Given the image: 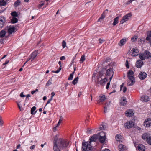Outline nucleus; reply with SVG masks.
Returning <instances> with one entry per match:
<instances>
[{
    "label": "nucleus",
    "instance_id": "1",
    "mask_svg": "<svg viewBox=\"0 0 151 151\" xmlns=\"http://www.w3.org/2000/svg\"><path fill=\"white\" fill-rule=\"evenodd\" d=\"M58 135H56L53 142V150L54 151H62L63 149L67 147L69 142L67 140L62 138H58Z\"/></svg>",
    "mask_w": 151,
    "mask_h": 151
},
{
    "label": "nucleus",
    "instance_id": "2",
    "mask_svg": "<svg viewBox=\"0 0 151 151\" xmlns=\"http://www.w3.org/2000/svg\"><path fill=\"white\" fill-rule=\"evenodd\" d=\"M114 65L112 63L109 64L106 66L105 69L106 70L105 76L107 78L108 77H110L109 80L111 81L114 73L113 71Z\"/></svg>",
    "mask_w": 151,
    "mask_h": 151
},
{
    "label": "nucleus",
    "instance_id": "3",
    "mask_svg": "<svg viewBox=\"0 0 151 151\" xmlns=\"http://www.w3.org/2000/svg\"><path fill=\"white\" fill-rule=\"evenodd\" d=\"M139 57L142 60L148 59L151 57V53L148 50H145L143 53L139 54Z\"/></svg>",
    "mask_w": 151,
    "mask_h": 151
},
{
    "label": "nucleus",
    "instance_id": "4",
    "mask_svg": "<svg viewBox=\"0 0 151 151\" xmlns=\"http://www.w3.org/2000/svg\"><path fill=\"white\" fill-rule=\"evenodd\" d=\"M82 145L83 151H88L91 150V146L88 142L82 143Z\"/></svg>",
    "mask_w": 151,
    "mask_h": 151
},
{
    "label": "nucleus",
    "instance_id": "5",
    "mask_svg": "<svg viewBox=\"0 0 151 151\" xmlns=\"http://www.w3.org/2000/svg\"><path fill=\"white\" fill-rule=\"evenodd\" d=\"M134 125V122L132 121H128L124 125V127L126 129H129L133 127Z\"/></svg>",
    "mask_w": 151,
    "mask_h": 151
},
{
    "label": "nucleus",
    "instance_id": "6",
    "mask_svg": "<svg viewBox=\"0 0 151 151\" xmlns=\"http://www.w3.org/2000/svg\"><path fill=\"white\" fill-rule=\"evenodd\" d=\"M131 16L130 13H128L123 17V18L120 21V24H122L125 22L127 21L129 18Z\"/></svg>",
    "mask_w": 151,
    "mask_h": 151
},
{
    "label": "nucleus",
    "instance_id": "7",
    "mask_svg": "<svg viewBox=\"0 0 151 151\" xmlns=\"http://www.w3.org/2000/svg\"><path fill=\"white\" fill-rule=\"evenodd\" d=\"M119 103L121 106H125L127 103L126 98L124 96H122L120 99Z\"/></svg>",
    "mask_w": 151,
    "mask_h": 151
},
{
    "label": "nucleus",
    "instance_id": "8",
    "mask_svg": "<svg viewBox=\"0 0 151 151\" xmlns=\"http://www.w3.org/2000/svg\"><path fill=\"white\" fill-rule=\"evenodd\" d=\"M144 125L147 127L151 126V119L147 118L146 119L144 122Z\"/></svg>",
    "mask_w": 151,
    "mask_h": 151
},
{
    "label": "nucleus",
    "instance_id": "9",
    "mask_svg": "<svg viewBox=\"0 0 151 151\" xmlns=\"http://www.w3.org/2000/svg\"><path fill=\"white\" fill-rule=\"evenodd\" d=\"M107 81L108 79L106 77L104 79H97V83L102 85H104Z\"/></svg>",
    "mask_w": 151,
    "mask_h": 151
},
{
    "label": "nucleus",
    "instance_id": "10",
    "mask_svg": "<svg viewBox=\"0 0 151 151\" xmlns=\"http://www.w3.org/2000/svg\"><path fill=\"white\" fill-rule=\"evenodd\" d=\"M134 114L133 111L132 109H128L126 110L125 113V115L127 117H131Z\"/></svg>",
    "mask_w": 151,
    "mask_h": 151
},
{
    "label": "nucleus",
    "instance_id": "11",
    "mask_svg": "<svg viewBox=\"0 0 151 151\" xmlns=\"http://www.w3.org/2000/svg\"><path fill=\"white\" fill-rule=\"evenodd\" d=\"M132 56H136L138 55L139 51L138 49L136 48H133L131 51Z\"/></svg>",
    "mask_w": 151,
    "mask_h": 151
},
{
    "label": "nucleus",
    "instance_id": "12",
    "mask_svg": "<svg viewBox=\"0 0 151 151\" xmlns=\"http://www.w3.org/2000/svg\"><path fill=\"white\" fill-rule=\"evenodd\" d=\"M147 76L146 73L144 72H141L138 75V77L141 80H143L145 79Z\"/></svg>",
    "mask_w": 151,
    "mask_h": 151
},
{
    "label": "nucleus",
    "instance_id": "13",
    "mask_svg": "<svg viewBox=\"0 0 151 151\" xmlns=\"http://www.w3.org/2000/svg\"><path fill=\"white\" fill-rule=\"evenodd\" d=\"M106 98L105 95H100L99 97L98 103V104L102 103L105 101Z\"/></svg>",
    "mask_w": 151,
    "mask_h": 151
},
{
    "label": "nucleus",
    "instance_id": "14",
    "mask_svg": "<svg viewBox=\"0 0 151 151\" xmlns=\"http://www.w3.org/2000/svg\"><path fill=\"white\" fill-rule=\"evenodd\" d=\"M5 22V18L3 17H0V29L3 27Z\"/></svg>",
    "mask_w": 151,
    "mask_h": 151
},
{
    "label": "nucleus",
    "instance_id": "15",
    "mask_svg": "<svg viewBox=\"0 0 151 151\" xmlns=\"http://www.w3.org/2000/svg\"><path fill=\"white\" fill-rule=\"evenodd\" d=\"M149 100V98L147 95H142L141 98V100L143 102H147Z\"/></svg>",
    "mask_w": 151,
    "mask_h": 151
},
{
    "label": "nucleus",
    "instance_id": "16",
    "mask_svg": "<svg viewBox=\"0 0 151 151\" xmlns=\"http://www.w3.org/2000/svg\"><path fill=\"white\" fill-rule=\"evenodd\" d=\"M129 80L127 81V85L128 86H132L134 85V84L135 81L134 78L133 79H129Z\"/></svg>",
    "mask_w": 151,
    "mask_h": 151
},
{
    "label": "nucleus",
    "instance_id": "17",
    "mask_svg": "<svg viewBox=\"0 0 151 151\" xmlns=\"http://www.w3.org/2000/svg\"><path fill=\"white\" fill-rule=\"evenodd\" d=\"M127 76L129 79L134 78V72L132 70H130L128 72Z\"/></svg>",
    "mask_w": 151,
    "mask_h": 151
},
{
    "label": "nucleus",
    "instance_id": "18",
    "mask_svg": "<svg viewBox=\"0 0 151 151\" xmlns=\"http://www.w3.org/2000/svg\"><path fill=\"white\" fill-rule=\"evenodd\" d=\"M118 148L119 151H127L126 146L122 144L119 145Z\"/></svg>",
    "mask_w": 151,
    "mask_h": 151
},
{
    "label": "nucleus",
    "instance_id": "19",
    "mask_svg": "<svg viewBox=\"0 0 151 151\" xmlns=\"http://www.w3.org/2000/svg\"><path fill=\"white\" fill-rule=\"evenodd\" d=\"M143 62L142 60H138L136 63V66L137 68H140L143 65Z\"/></svg>",
    "mask_w": 151,
    "mask_h": 151
},
{
    "label": "nucleus",
    "instance_id": "20",
    "mask_svg": "<svg viewBox=\"0 0 151 151\" xmlns=\"http://www.w3.org/2000/svg\"><path fill=\"white\" fill-rule=\"evenodd\" d=\"M138 150L139 151H145V147L142 144H139L138 146Z\"/></svg>",
    "mask_w": 151,
    "mask_h": 151
},
{
    "label": "nucleus",
    "instance_id": "21",
    "mask_svg": "<svg viewBox=\"0 0 151 151\" xmlns=\"http://www.w3.org/2000/svg\"><path fill=\"white\" fill-rule=\"evenodd\" d=\"M15 28L14 26H10L9 27L8 29V32L9 34H12L14 32Z\"/></svg>",
    "mask_w": 151,
    "mask_h": 151
},
{
    "label": "nucleus",
    "instance_id": "22",
    "mask_svg": "<svg viewBox=\"0 0 151 151\" xmlns=\"http://www.w3.org/2000/svg\"><path fill=\"white\" fill-rule=\"evenodd\" d=\"M38 54V50H35L30 55V57L32 59V60H34L35 58L36 57Z\"/></svg>",
    "mask_w": 151,
    "mask_h": 151
},
{
    "label": "nucleus",
    "instance_id": "23",
    "mask_svg": "<svg viewBox=\"0 0 151 151\" xmlns=\"http://www.w3.org/2000/svg\"><path fill=\"white\" fill-rule=\"evenodd\" d=\"M98 138V136L96 135H94L90 139V143L93 141L95 142Z\"/></svg>",
    "mask_w": 151,
    "mask_h": 151
},
{
    "label": "nucleus",
    "instance_id": "24",
    "mask_svg": "<svg viewBox=\"0 0 151 151\" xmlns=\"http://www.w3.org/2000/svg\"><path fill=\"white\" fill-rule=\"evenodd\" d=\"M150 136V134L147 133H145L142 135V138L144 140H146L147 141V139H149V137Z\"/></svg>",
    "mask_w": 151,
    "mask_h": 151
},
{
    "label": "nucleus",
    "instance_id": "25",
    "mask_svg": "<svg viewBox=\"0 0 151 151\" xmlns=\"http://www.w3.org/2000/svg\"><path fill=\"white\" fill-rule=\"evenodd\" d=\"M126 41V39H121L118 43V45L120 46H122L125 43Z\"/></svg>",
    "mask_w": 151,
    "mask_h": 151
},
{
    "label": "nucleus",
    "instance_id": "26",
    "mask_svg": "<svg viewBox=\"0 0 151 151\" xmlns=\"http://www.w3.org/2000/svg\"><path fill=\"white\" fill-rule=\"evenodd\" d=\"M9 0H1L0 1V5L1 6H5Z\"/></svg>",
    "mask_w": 151,
    "mask_h": 151
},
{
    "label": "nucleus",
    "instance_id": "27",
    "mask_svg": "<svg viewBox=\"0 0 151 151\" xmlns=\"http://www.w3.org/2000/svg\"><path fill=\"white\" fill-rule=\"evenodd\" d=\"M104 72L103 70H101L99 72L97 79H101V78L102 76L104 75Z\"/></svg>",
    "mask_w": 151,
    "mask_h": 151
},
{
    "label": "nucleus",
    "instance_id": "28",
    "mask_svg": "<svg viewBox=\"0 0 151 151\" xmlns=\"http://www.w3.org/2000/svg\"><path fill=\"white\" fill-rule=\"evenodd\" d=\"M106 137H103L101 135H100L99 141L101 143H103L105 141Z\"/></svg>",
    "mask_w": 151,
    "mask_h": 151
},
{
    "label": "nucleus",
    "instance_id": "29",
    "mask_svg": "<svg viewBox=\"0 0 151 151\" xmlns=\"http://www.w3.org/2000/svg\"><path fill=\"white\" fill-rule=\"evenodd\" d=\"M119 18V17L118 16L116 17L114 19V22L113 23V25L114 26L116 25L117 24H118V19Z\"/></svg>",
    "mask_w": 151,
    "mask_h": 151
},
{
    "label": "nucleus",
    "instance_id": "30",
    "mask_svg": "<svg viewBox=\"0 0 151 151\" xmlns=\"http://www.w3.org/2000/svg\"><path fill=\"white\" fill-rule=\"evenodd\" d=\"M110 104V102H109L106 103L105 104V106L104 107V113H106V112L107 109L108 107L109 106Z\"/></svg>",
    "mask_w": 151,
    "mask_h": 151
},
{
    "label": "nucleus",
    "instance_id": "31",
    "mask_svg": "<svg viewBox=\"0 0 151 151\" xmlns=\"http://www.w3.org/2000/svg\"><path fill=\"white\" fill-rule=\"evenodd\" d=\"M6 32L4 30H2L0 32V37H4L5 35Z\"/></svg>",
    "mask_w": 151,
    "mask_h": 151
},
{
    "label": "nucleus",
    "instance_id": "32",
    "mask_svg": "<svg viewBox=\"0 0 151 151\" xmlns=\"http://www.w3.org/2000/svg\"><path fill=\"white\" fill-rule=\"evenodd\" d=\"M105 11H104L101 14V16L98 19V22L100 21L101 20L104 19L105 17L106 16V15L104 14Z\"/></svg>",
    "mask_w": 151,
    "mask_h": 151
},
{
    "label": "nucleus",
    "instance_id": "33",
    "mask_svg": "<svg viewBox=\"0 0 151 151\" xmlns=\"http://www.w3.org/2000/svg\"><path fill=\"white\" fill-rule=\"evenodd\" d=\"M11 22L12 23H17L18 21V19L17 18L13 17L11 19Z\"/></svg>",
    "mask_w": 151,
    "mask_h": 151
},
{
    "label": "nucleus",
    "instance_id": "34",
    "mask_svg": "<svg viewBox=\"0 0 151 151\" xmlns=\"http://www.w3.org/2000/svg\"><path fill=\"white\" fill-rule=\"evenodd\" d=\"M121 137L122 136L120 135L119 134H117L115 138L116 141H120Z\"/></svg>",
    "mask_w": 151,
    "mask_h": 151
},
{
    "label": "nucleus",
    "instance_id": "35",
    "mask_svg": "<svg viewBox=\"0 0 151 151\" xmlns=\"http://www.w3.org/2000/svg\"><path fill=\"white\" fill-rule=\"evenodd\" d=\"M78 79V77H77L73 80L72 82V83L74 85H75L77 83Z\"/></svg>",
    "mask_w": 151,
    "mask_h": 151
},
{
    "label": "nucleus",
    "instance_id": "36",
    "mask_svg": "<svg viewBox=\"0 0 151 151\" xmlns=\"http://www.w3.org/2000/svg\"><path fill=\"white\" fill-rule=\"evenodd\" d=\"M20 1H19V0H17V1H16L15 2L14 4V5L15 7H16L20 5Z\"/></svg>",
    "mask_w": 151,
    "mask_h": 151
},
{
    "label": "nucleus",
    "instance_id": "37",
    "mask_svg": "<svg viewBox=\"0 0 151 151\" xmlns=\"http://www.w3.org/2000/svg\"><path fill=\"white\" fill-rule=\"evenodd\" d=\"M52 78H50L47 82L46 84V85L47 86H48L50 85H51L52 83Z\"/></svg>",
    "mask_w": 151,
    "mask_h": 151
},
{
    "label": "nucleus",
    "instance_id": "38",
    "mask_svg": "<svg viewBox=\"0 0 151 151\" xmlns=\"http://www.w3.org/2000/svg\"><path fill=\"white\" fill-rule=\"evenodd\" d=\"M85 57L84 55H82L80 59V61L81 63H83L85 60Z\"/></svg>",
    "mask_w": 151,
    "mask_h": 151
},
{
    "label": "nucleus",
    "instance_id": "39",
    "mask_svg": "<svg viewBox=\"0 0 151 151\" xmlns=\"http://www.w3.org/2000/svg\"><path fill=\"white\" fill-rule=\"evenodd\" d=\"M145 38H140L139 39L138 41L139 42L143 44L145 42Z\"/></svg>",
    "mask_w": 151,
    "mask_h": 151
},
{
    "label": "nucleus",
    "instance_id": "40",
    "mask_svg": "<svg viewBox=\"0 0 151 151\" xmlns=\"http://www.w3.org/2000/svg\"><path fill=\"white\" fill-rule=\"evenodd\" d=\"M36 108L35 106H34L31 109V113L32 114H35V113H34V111L36 110Z\"/></svg>",
    "mask_w": 151,
    "mask_h": 151
},
{
    "label": "nucleus",
    "instance_id": "41",
    "mask_svg": "<svg viewBox=\"0 0 151 151\" xmlns=\"http://www.w3.org/2000/svg\"><path fill=\"white\" fill-rule=\"evenodd\" d=\"M11 15L12 16L14 17H17L18 16L17 12H13L11 13Z\"/></svg>",
    "mask_w": 151,
    "mask_h": 151
},
{
    "label": "nucleus",
    "instance_id": "42",
    "mask_svg": "<svg viewBox=\"0 0 151 151\" xmlns=\"http://www.w3.org/2000/svg\"><path fill=\"white\" fill-rule=\"evenodd\" d=\"M137 36H135L131 38V40L132 42H135L137 40Z\"/></svg>",
    "mask_w": 151,
    "mask_h": 151
},
{
    "label": "nucleus",
    "instance_id": "43",
    "mask_svg": "<svg viewBox=\"0 0 151 151\" xmlns=\"http://www.w3.org/2000/svg\"><path fill=\"white\" fill-rule=\"evenodd\" d=\"M4 123V122L2 119V117L0 116V126L1 127L3 125Z\"/></svg>",
    "mask_w": 151,
    "mask_h": 151
},
{
    "label": "nucleus",
    "instance_id": "44",
    "mask_svg": "<svg viewBox=\"0 0 151 151\" xmlns=\"http://www.w3.org/2000/svg\"><path fill=\"white\" fill-rule=\"evenodd\" d=\"M54 95H52L51 98L48 100L46 105H47V104H48L50 103V101L52 100L53 97L54 96Z\"/></svg>",
    "mask_w": 151,
    "mask_h": 151
},
{
    "label": "nucleus",
    "instance_id": "45",
    "mask_svg": "<svg viewBox=\"0 0 151 151\" xmlns=\"http://www.w3.org/2000/svg\"><path fill=\"white\" fill-rule=\"evenodd\" d=\"M66 43L65 41H63L62 43V45L63 48H65L66 47Z\"/></svg>",
    "mask_w": 151,
    "mask_h": 151
},
{
    "label": "nucleus",
    "instance_id": "46",
    "mask_svg": "<svg viewBox=\"0 0 151 151\" xmlns=\"http://www.w3.org/2000/svg\"><path fill=\"white\" fill-rule=\"evenodd\" d=\"M20 97L21 98L24 97H26V99L27 98H28L29 97H30V95H27L26 96H25V95H20Z\"/></svg>",
    "mask_w": 151,
    "mask_h": 151
},
{
    "label": "nucleus",
    "instance_id": "47",
    "mask_svg": "<svg viewBox=\"0 0 151 151\" xmlns=\"http://www.w3.org/2000/svg\"><path fill=\"white\" fill-rule=\"evenodd\" d=\"M147 142L149 145H151V137L150 136L149 137V139L147 140Z\"/></svg>",
    "mask_w": 151,
    "mask_h": 151
},
{
    "label": "nucleus",
    "instance_id": "48",
    "mask_svg": "<svg viewBox=\"0 0 151 151\" xmlns=\"http://www.w3.org/2000/svg\"><path fill=\"white\" fill-rule=\"evenodd\" d=\"M61 68H59V69L57 70H56L55 71H52V72L53 73H58L60 71V70H61Z\"/></svg>",
    "mask_w": 151,
    "mask_h": 151
},
{
    "label": "nucleus",
    "instance_id": "49",
    "mask_svg": "<svg viewBox=\"0 0 151 151\" xmlns=\"http://www.w3.org/2000/svg\"><path fill=\"white\" fill-rule=\"evenodd\" d=\"M73 74H70V75L69 77L68 78V80H72L73 79Z\"/></svg>",
    "mask_w": 151,
    "mask_h": 151
},
{
    "label": "nucleus",
    "instance_id": "50",
    "mask_svg": "<svg viewBox=\"0 0 151 151\" xmlns=\"http://www.w3.org/2000/svg\"><path fill=\"white\" fill-rule=\"evenodd\" d=\"M100 135H101L103 137H106L105 134L104 132H100Z\"/></svg>",
    "mask_w": 151,
    "mask_h": 151
},
{
    "label": "nucleus",
    "instance_id": "51",
    "mask_svg": "<svg viewBox=\"0 0 151 151\" xmlns=\"http://www.w3.org/2000/svg\"><path fill=\"white\" fill-rule=\"evenodd\" d=\"M18 106V108H19L20 111H21V107L20 106V105L19 104L20 102H19V103H18V102H17Z\"/></svg>",
    "mask_w": 151,
    "mask_h": 151
},
{
    "label": "nucleus",
    "instance_id": "52",
    "mask_svg": "<svg viewBox=\"0 0 151 151\" xmlns=\"http://www.w3.org/2000/svg\"><path fill=\"white\" fill-rule=\"evenodd\" d=\"M104 40L101 39H99V42L100 43H103L104 42Z\"/></svg>",
    "mask_w": 151,
    "mask_h": 151
},
{
    "label": "nucleus",
    "instance_id": "53",
    "mask_svg": "<svg viewBox=\"0 0 151 151\" xmlns=\"http://www.w3.org/2000/svg\"><path fill=\"white\" fill-rule=\"evenodd\" d=\"M126 66L127 68H129V66L128 64V62L127 60L126 62Z\"/></svg>",
    "mask_w": 151,
    "mask_h": 151
},
{
    "label": "nucleus",
    "instance_id": "54",
    "mask_svg": "<svg viewBox=\"0 0 151 151\" xmlns=\"http://www.w3.org/2000/svg\"><path fill=\"white\" fill-rule=\"evenodd\" d=\"M44 4L43 3H42L40 4H39L38 6V8H40L42 6L44 5Z\"/></svg>",
    "mask_w": 151,
    "mask_h": 151
},
{
    "label": "nucleus",
    "instance_id": "55",
    "mask_svg": "<svg viewBox=\"0 0 151 151\" xmlns=\"http://www.w3.org/2000/svg\"><path fill=\"white\" fill-rule=\"evenodd\" d=\"M111 81H109L107 83L106 86V89H108L109 88V86L110 84V83Z\"/></svg>",
    "mask_w": 151,
    "mask_h": 151
},
{
    "label": "nucleus",
    "instance_id": "56",
    "mask_svg": "<svg viewBox=\"0 0 151 151\" xmlns=\"http://www.w3.org/2000/svg\"><path fill=\"white\" fill-rule=\"evenodd\" d=\"M63 120V117L62 116H60V119L59 120L58 122L61 123Z\"/></svg>",
    "mask_w": 151,
    "mask_h": 151
},
{
    "label": "nucleus",
    "instance_id": "57",
    "mask_svg": "<svg viewBox=\"0 0 151 151\" xmlns=\"http://www.w3.org/2000/svg\"><path fill=\"white\" fill-rule=\"evenodd\" d=\"M38 90V89H35V90L32 91L31 92V93L32 94H33L34 93H35V92L37 91Z\"/></svg>",
    "mask_w": 151,
    "mask_h": 151
},
{
    "label": "nucleus",
    "instance_id": "58",
    "mask_svg": "<svg viewBox=\"0 0 151 151\" xmlns=\"http://www.w3.org/2000/svg\"><path fill=\"white\" fill-rule=\"evenodd\" d=\"M91 131L92 129H88L86 131V132L87 133H89V134H91Z\"/></svg>",
    "mask_w": 151,
    "mask_h": 151
},
{
    "label": "nucleus",
    "instance_id": "59",
    "mask_svg": "<svg viewBox=\"0 0 151 151\" xmlns=\"http://www.w3.org/2000/svg\"><path fill=\"white\" fill-rule=\"evenodd\" d=\"M133 1H134L133 0H129L127 2V4H129L132 3Z\"/></svg>",
    "mask_w": 151,
    "mask_h": 151
},
{
    "label": "nucleus",
    "instance_id": "60",
    "mask_svg": "<svg viewBox=\"0 0 151 151\" xmlns=\"http://www.w3.org/2000/svg\"><path fill=\"white\" fill-rule=\"evenodd\" d=\"M32 59L31 57H30V58H28V59L27 60V61H26V62L24 63V64L23 65V67L24 66V65L28 62V61L30 59Z\"/></svg>",
    "mask_w": 151,
    "mask_h": 151
},
{
    "label": "nucleus",
    "instance_id": "61",
    "mask_svg": "<svg viewBox=\"0 0 151 151\" xmlns=\"http://www.w3.org/2000/svg\"><path fill=\"white\" fill-rule=\"evenodd\" d=\"M65 59V58L64 56H62L60 57V59L61 60H64Z\"/></svg>",
    "mask_w": 151,
    "mask_h": 151
},
{
    "label": "nucleus",
    "instance_id": "62",
    "mask_svg": "<svg viewBox=\"0 0 151 151\" xmlns=\"http://www.w3.org/2000/svg\"><path fill=\"white\" fill-rule=\"evenodd\" d=\"M104 126L103 125H101L100 127V130H102L104 129Z\"/></svg>",
    "mask_w": 151,
    "mask_h": 151
},
{
    "label": "nucleus",
    "instance_id": "63",
    "mask_svg": "<svg viewBox=\"0 0 151 151\" xmlns=\"http://www.w3.org/2000/svg\"><path fill=\"white\" fill-rule=\"evenodd\" d=\"M9 62V60H6V62L3 63V65H5L7 64H8Z\"/></svg>",
    "mask_w": 151,
    "mask_h": 151
},
{
    "label": "nucleus",
    "instance_id": "64",
    "mask_svg": "<svg viewBox=\"0 0 151 151\" xmlns=\"http://www.w3.org/2000/svg\"><path fill=\"white\" fill-rule=\"evenodd\" d=\"M150 37L148 35L146 38V40L147 41L149 40H150Z\"/></svg>",
    "mask_w": 151,
    "mask_h": 151
}]
</instances>
